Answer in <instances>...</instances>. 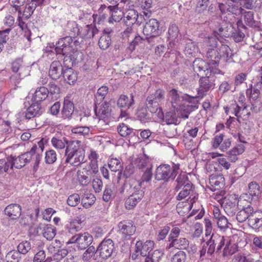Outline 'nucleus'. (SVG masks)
I'll return each instance as SVG.
<instances>
[{
  "label": "nucleus",
  "instance_id": "obj_17",
  "mask_svg": "<svg viewBox=\"0 0 262 262\" xmlns=\"http://www.w3.org/2000/svg\"><path fill=\"white\" fill-rule=\"evenodd\" d=\"M142 16L139 17L137 11L131 8L127 10L124 15V21L127 26H132L135 24L140 25L141 20L139 19L142 20Z\"/></svg>",
  "mask_w": 262,
  "mask_h": 262
},
{
  "label": "nucleus",
  "instance_id": "obj_32",
  "mask_svg": "<svg viewBox=\"0 0 262 262\" xmlns=\"http://www.w3.org/2000/svg\"><path fill=\"white\" fill-rule=\"evenodd\" d=\"M245 200H243L244 201ZM243 200L242 199L238 200H234L233 202L228 200L224 205V210L228 215L233 216L237 211L238 203H242Z\"/></svg>",
  "mask_w": 262,
  "mask_h": 262
},
{
  "label": "nucleus",
  "instance_id": "obj_45",
  "mask_svg": "<svg viewBox=\"0 0 262 262\" xmlns=\"http://www.w3.org/2000/svg\"><path fill=\"white\" fill-rule=\"evenodd\" d=\"M211 238L213 241L217 240L219 241L217 242H215L214 244V246L215 247L216 249V254H219L222 247L225 245L226 242V238L224 236H221L218 234H212L210 236Z\"/></svg>",
  "mask_w": 262,
  "mask_h": 262
},
{
  "label": "nucleus",
  "instance_id": "obj_34",
  "mask_svg": "<svg viewBox=\"0 0 262 262\" xmlns=\"http://www.w3.org/2000/svg\"><path fill=\"white\" fill-rule=\"evenodd\" d=\"M62 76L64 81L70 85H73L77 79V73L71 68L64 69Z\"/></svg>",
  "mask_w": 262,
  "mask_h": 262
},
{
  "label": "nucleus",
  "instance_id": "obj_6",
  "mask_svg": "<svg viewBox=\"0 0 262 262\" xmlns=\"http://www.w3.org/2000/svg\"><path fill=\"white\" fill-rule=\"evenodd\" d=\"M36 148V145H34L29 151L17 157L12 155L8 157L10 169H12L14 167L17 169H20L30 162L32 158V154L34 153Z\"/></svg>",
  "mask_w": 262,
  "mask_h": 262
},
{
  "label": "nucleus",
  "instance_id": "obj_63",
  "mask_svg": "<svg viewBox=\"0 0 262 262\" xmlns=\"http://www.w3.org/2000/svg\"><path fill=\"white\" fill-rule=\"evenodd\" d=\"M33 3L32 4L30 2L28 3L25 7L23 16L26 19H28L30 17V16L33 13L34 10H35V5H33Z\"/></svg>",
  "mask_w": 262,
  "mask_h": 262
},
{
  "label": "nucleus",
  "instance_id": "obj_23",
  "mask_svg": "<svg viewBox=\"0 0 262 262\" xmlns=\"http://www.w3.org/2000/svg\"><path fill=\"white\" fill-rule=\"evenodd\" d=\"M82 221L80 216L71 220L66 226L67 232L73 235H75L82 229Z\"/></svg>",
  "mask_w": 262,
  "mask_h": 262
},
{
  "label": "nucleus",
  "instance_id": "obj_7",
  "mask_svg": "<svg viewBox=\"0 0 262 262\" xmlns=\"http://www.w3.org/2000/svg\"><path fill=\"white\" fill-rule=\"evenodd\" d=\"M93 242V236L87 232L83 233L75 234L67 242V244H76L79 250H85L90 246Z\"/></svg>",
  "mask_w": 262,
  "mask_h": 262
},
{
  "label": "nucleus",
  "instance_id": "obj_5",
  "mask_svg": "<svg viewBox=\"0 0 262 262\" xmlns=\"http://www.w3.org/2000/svg\"><path fill=\"white\" fill-rule=\"evenodd\" d=\"M80 43L78 39L74 40L72 37L67 36L59 39L56 43L55 48L57 54H61L65 56V58L70 56L73 51V44L77 46Z\"/></svg>",
  "mask_w": 262,
  "mask_h": 262
},
{
  "label": "nucleus",
  "instance_id": "obj_3",
  "mask_svg": "<svg viewBox=\"0 0 262 262\" xmlns=\"http://www.w3.org/2000/svg\"><path fill=\"white\" fill-rule=\"evenodd\" d=\"M180 169L179 164H172V166L168 164H161L155 170V178L157 181L168 182L170 179L173 180L178 173Z\"/></svg>",
  "mask_w": 262,
  "mask_h": 262
},
{
  "label": "nucleus",
  "instance_id": "obj_19",
  "mask_svg": "<svg viewBox=\"0 0 262 262\" xmlns=\"http://www.w3.org/2000/svg\"><path fill=\"white\" fill-rule=\"evenodd\" d=\"M94 111L96 116L99 119H104L108 118L111 112L110 103L108 102L104 101L100 105H95Z\"/></svg>",
  "mask_w": 262,
  "mask_h": 262
},
{
  "label": "nucleus",
  "instance_id": "obj_61",
  "mask_svg": "<svg viewBox=\"0 0 262 262\" xmlns=\"http://www.w3.org/2000/svg\"><path fill=\"white\" fill-rule=\"evenodd\" d=\"M48 86L49 95L52 96L53 98H57L60 92L59 87L54 82H50Z\"/></svg>",
  "mask_w": 262,
  "mask_h": 262
},
{
  "label": "nucleus",
  "instance_id": "obj_40",
  "mask_svg": "<svg viewBox=\"0 0 262 262\" xmlns=\"http://www.w3.org/2000/svg\"><path fill=\"white\" fill-rule=\"evenodd\" d=\"M160 118H163V121L168 125L172 124L177 125L180 122L176 113L174 112H167L165 115L163 114V116Z\"/></svg>",
  "mask_w": 262,
  "mask_h": 262
},
{
  "label": "nucleus",
  "instance_id": "obj_64",
  "mask_svg": "<svg viewBox=\"0 0 262 262\" xmlns=\"http://www.w3.org/2000/svg\"><path fill=\"white\" fill-rule=\"evenodd\" d=\"M80 201V198L78 193H73L70 195L67 201L68 205L71 207L76 206Z\"/></svg>",
  "mask_w": 262,
  "mask_h": 262
},
{
  "label": "nucleus",
  "instance_id": "obj_9",
  "mask_svg": "<svg viewBox=\"0 0 262 262\" xmlns=\"http://www.w3.org/2000/svg\"><path fill=\"white\" fill-rule=\"evenodd\" d=\"M162 32V27L160 22L156 19L151 18L146 22L143 30V33L146 38L156 37L159 36Z\"/></svg>",
  "mask_w": 262,
  "mask_h": 262
},
{
  "label": "nucleus",
  "instance_id": "obj_57",
  "mask_svg": "<svg viewBox=\"0 0 262 262\" xmlns=\"http://www.w3.org/2000/svg\"><path fill=\"white\" fill-rule=\"evenodd\" d=\"M177 249L179 250H187L189 245V241L185 237H180L174 239Z\"/></svg>",
  "mask_w": 262,
  "mask_h": 262
},
{
  "label": "nucleus",
  "instance_id": "obj_33",
  "mask_svg": "<svg viewBox=\"0 0 262 262\" xmlns=\"http://www.w3.org/2000/svg\"><path fill=\"white\" fill-rule=\"evenodd\" d=\"M251 203L247 205L243 206V208L237 213L236 215V220L239 223H243L246 220H249V215L251 213Z\"/></svg>",
  "mask_w": 262,
  "mask_h": 262
},
{
  "label": "nucleus",
  "instance_id": "obj_58",
  "mask_svg": "<svg viewBox=\"0 0 262 262\" xmlns=\"http://www.w3.org/2000/svg\"><path fill=\"white\" fill-rule=\"evenodd\" d=\"M244 19L246 25L252 27L256 26V21L254 19V13L252 11H245L244 13Z\"/></svg>",
  "mask_w": 262,
  "mask_h": 262
},
{
  "label": "nucleus",
  "instance_id": "obj_2",
  "mask_svg": "<svg viewBox=\"0 0 262 262\" xmlns=\"http://www.w3.org/2000/svg\"><path fill=\"white\" fill-rule=\"evenodd\" d=\"M232 53L230 47L224 44H221L219 48H208L206 53L207 63L210 66L216 67L218 66L222 56L225 57L227 62H232Z\"/></svg>",
  "mask_w": 262,
  "mask_h": 262
},
{
  "label": "nucleus",
  "instance_id": "obj_54",
  "mask_svg": "<svg viewBox=\"0 0 262 262\" xmlns=\"http://www.w3.org/2000/svg\"><path fill=\"white\" fill-rule=\"evenodd\" d=\"M168 39L170 40L169 43L171 41L174 40L178 36L179 34V30L178 27L176 24H171L170 25L168 31Z\"/></svg>",
  "mask_w": 262,
  "mask_h": 262
},
{
  "label": "nucleus",
  "instance_id": "obj_35",
  "mask_svg": "<svg viewBox=\"0 0 262 262\" xmlns=\"http://www.w3.org/2000/svg\"><path fill=\"white\" fill-rule=\"evenodd\" d=\"M225 247L223 251V256L226 257L235 253L238 251V245L234 243H231L228 238H226Z\"/></svg>",
  "mask_w": 262,
  "mask_h": 262
},
{
  "label": "nucleus",
  "instance_id": "obj_15",
  "mask_svg": "<svg viewBox=\"0 0 262 262\" xmlns=\"http://www.w3.org/2000/svg\"><path fill=\"white\" fill-rule=\"evenodd\" d=\"M192 68L193 71L196 73L202 72H204L206 71L210 70V73H213V74H222V71L218 69H215L214 70H213V68L211 69L208 63L201 58H196L194 60L192 64ZM198 75H199V74H198Z\"/></svg>",
  "mask_w": 262,
  "mask_h": 262
},
{
  "label": "nucleus",
  "instance_id": "obj_50",
  "mask_svg": "<svg viewBox=\"0 0 262 262\" xmlns=\"http://www.w3.org/2000/svg\"><path fill=\"white\" fill-rule=\"evenodd\" d=\"M114 197V193L113 185L112 184L105 185L102 196L103 200L107 202L112 200Z\"/></svg>",
  "mask_w": 262,
  "mask_h": 262
},
{
  "label": "nucleus",
  "instance_id": "obj_27",
  "mask_svg": "<svg viewBox=\"0 0 262 262\" xmlns=\"http://www.w3.org/2000/svg\"><path fill=\"white\" fill-rule=\"evenodd\" d=\"M135 104L134 97L133 94L129 96L125 95L120 96L117 101V106L120 108L128 110Z\"/></svg>",
  "mask_w": 262,
  "mask_h": 262
},
{
  "label": "nucleus",
  "instance_id": "obj_24",
  "mask_svg": "<svg viewBox=\"0 0 262 262\" xmlns=\"http://www.w3.org/2000/svg\"><path fill=\"white\" fill-rule=\"evenodd\" d=\"M64 70L61 63L59 61L55 60L50 65L49 75L52 79L56 80L62 75Z\"/></svg>",
  "mask_w": 262,
  "mask_h": 262
},
{
  "label": "nucleus",
  "instance_id": "obj_20",
  "mask_svg": "<svg viewBox=\"0 0 262 262\" xmlns=\"http://www.w3.org/2000/svg\"><path fill=\"white\" fill-rule=\"evenodd\" d=\"M118 133L123 137H127L130 140L134 138L136 140L138 138V132L136 130L129 127L124 123L120 124L117 127Z\"/></svg>",
  "mask_w": 262,
  "mask_h": 262
},
{
  "label": "nucleus",
  "instance_id": "obj_21",
  "mask_svg": "<svg viewBox=\"0 0 262 262\" xmlns=\"http://www.w3.org/2000/svg\"><path fill=\"white\" fill-rule=\"evenodd\" d=\"M5 213L10 220L18 219L21 215V208L17 204H11L7 206L5 210Z\"/></svg>",
  "mask_w": 262,
  "mask_h": 262
},
{
  "label": "nucleus",
  "instance_id": "obj_51",
  "mask_svg": "<svg viewBox=\"0 0 262 262\" xmlns=\"http://www.w3.org/2000/svg\"><path fill=\"white\" fill-rule=\"evenodd\" d=\"M65 137L60 139L58 137H53L51 139V143L53 147L56 149H63L65 147L66 144L69 143Z\"/></svg>",
  "mask_w": 262,
  "mask_h": 262
},
{
  "label": "nucleus",
  "instance_id": "obj_59",
  "mask_svg": "<svg viewBox=\"0 0 262 262\" xmlns=\"http://www.w3.org/2000/svg\"><path fill=\"white\" fill-rule=\"evenodd\" d=\"M176 182L177 184L176 186L175 189L177 191L179 190L182 187H184L185 185L187 184L188 183H191L185 174H180L178 177Z\"/></svg>",
  "mask_w": 262,
  "mask_h": 262
},
{
  "label": "nucleus",
  "instance_id": "obj_16",
  "mask_svg": "<svg viewBox=\"0 0 262 262\" xmlns=\"http://www.w3.org/2000/svg\"><path fill=\"white\" fill-rule=\"evenodd\" d=\"M250 212L248 220L249 225L253 228H259L262 226V211L259 210H254L251 206Z\"/></svg>",
  "mask_w": 262,
  "mask_h": 262
},
{
  "label": "nucleus",
  "instance_id": "obj_44",
  "mask_svg": "<svg viewBox=\"0 0 262 262\" xmlns=\"http://www.w3.org/2000/svg\"><path fill=\"white\" fill-rule=\"evenodd\" d=\"M249 195L252 196V200H257L261 193L260 186L255 182H251L249 184Z\"/></svg>",
  "mask_w": 262,
  "mask_h": 262
},
{
  "label": "nucleus",
  "instance_id": "obj_26",
  "mask_svg": "<svg viewBox=\"0 0 262 262\" xmlns=\"http://www.w3.org/2000/svg\"><path fill=\"white\" fill-rule=\"evenodd\" d=\"M98 30L93 25H88L80 27L79 37L83 39L91 38L98 33Z\"/></svg>",
  "mask_w": 262,
  "mask_h": 262
},
{
  "label": "nucleus",
  "instance_id": "obj_42",
  "mask_svg": "<svg viewBox=\"0 0 262 262\" xmlns=\"http://www.w3.org/2000/svg\"><path fill=\"white\" fill-rule=\"evenodd\" d=\"M108 92V88L106 86H102L98 89L95 94V105H100Z\"/></svg>",
  "mask_w": 262,
  "mask_h": 262
},
{
  "label": "nucleus",
  "instance_id": "obj_53",
  "mask_svg": "<svg viewBox=\"0 0 262 262\" xmlns=\"http://www.w3.org/2000/svg\"><path fill=\"white\" fill-rule=\"evenodd\" d=\"M57 159V154L54 150L51 149L46 151L45 161L46 164H53Z\"/></svg>",
  "mask_w": 262,
  "mask_h": 262
},
{
  "label": "nucleus",
  "instance_id": "obj_60",
  "mask_svg": "<svg viewBox=\"0 0 262 262\" xmlns=\"http://www.w3.org/2000/svg\"><path fill=\"white\" fill-rule=\"evenodd\" d=\"M17 251L20 254H27L31 249V245L29 242L24 241L21 242L17 246Z\"/></svg>",
  "mask_w": 262,
  "mask_h": 262
},
{
  "label": "nucleus",
  "instance_id": "obj_25",
  "mask_svg": "<svg viewBox=\"0 0 262 262\" xmlns=\"http://www.w3.org/2000/svg\"><path fill=\"white\" fill-rule=\"evenodd\" d=\"M134 163L136 166L142 171L148 168H152L151 160L145 154L139 156L135 159Z\"/></svg>",
  "mask_w": 262,
  "mask_h": 262
},
{
  "label": "nucleus",
  "instance_id": "obj_55",
  "mask_svg": "<svg viewBox=\"0 0 262 262\" xmlns=\"http://www.w3.org/2000/svg\"><path fill=\"white\" fill-rule=\"evenodd\" d=\"M5 258L7 262H19L21 256L17 251L12 250L6 254Z\"/></svg>",
  "mask_w": 262,
  "mask_h": 262
},
{
  "label": "nucleus",
  "instance_id": "obj_37",
  "mask_svg": "<svg viewBox=\"0 0 262 262\" xmlns=\"http://www.w3.org/2000/svg\"><path fill=\"white\" fill-rule=\"evenodd\" d=\"M74 111V104L69 100H64L63 106L61 110L62 117L64 119L71 117Z\"/></svg>",
  "mask_w": 262,
  "mask_h": 262
},
{
  "label": "nucleus",
  "instance_id": "obj_46",
  "mask_svg": "<svg viewBox=\"0 0 262 262\" xmlns=\"http://www.w3.org/2000/svg\"><path fill=\"white\" fill-rule=\"evenodd\" d=\"M96 201V198L94 194L91 193H85L81 199V204L85 208L90 207Z\"/></svg>",
  "mask_w": 262,
  "mask_h": 262
},
{
  "label": "nucleus",
  "instance_id": "obj_29",
  "mask_svg": "<svg viewBox=\"0 0 262 262\" xmlns=\"http://www.w3.org/2000/svg\"><path fill=\"white\" fill-rule=\"evenodd\" d=\"M49 96L48 88L45 86H39L35 91L32 101L39 103L46 100Z\"/></svg>",
  "mask_w": 262,
  "mask_h": 262
},
{
  "label": "nucleus",
  "instance_id": "obj_52",
  "mask_svg": "<svg viewBox=\"0 0 262 262\" xmlns=\"http://www.w3.org/2000/svg\"><path fill=\"white\" fill-rule=\"evenodd\" d=\"M209 4V0H199L195 7V13L198 14L204 13L207 11V9Z\"/></svg>",
  "mask_w": 262,
  "mask_h": 262
},
{
  "label": "nucleus",
  "instance_id": "obj_62",
  "mask_svg": "<svg viewBox=\"0 0 262 262\" xmlns=\"http://www.w3.org/2000/svg\"><path fill=\"white\" fill-rule=\"evenodd\" d=\"M261 88H258L257 84H255L254 86L251 89H248L246 90V95H250V97L253 100L257 99L260 95V89Z\"/></svg>",
  "mask_w": 262,
  "mask_h": 262
},
{
  "label": "nucleus",
  "instance_id": "obj_30",
  "mask_svg": "<svg viewBox=\"0 0 262 262\" xmlns=\"http://www.w3.org/2000/svg\"><path fill=\"white\" fill-rule=\"evenodd\" d=\"M245 150V147L242 144H238L234 147L226 154L229 161L231 162H235L237 159V156L242 154Z\"/></svg>",
  "mask_w": 262,
  "mask_h": 262
},
{
  "label": "nucleus",
  "instance_id": "obj_43",
  "mask_svg": "<svg viewBox=\"0 0 262 262\" xmlns=\"http://www.w3.org/2000/svg\"><path fill=\"white\" fill-rule=\"evenodd\" d=\"M163 255L162 250L156 249L145 257L144 262H159Z\"/></svg>",
  "mask_w": 262,
  "mask_h": 262
},
{
  "label": "nucleus",
  "instance_id": "obj_8",
  "mask_svg": "<svg viewBox=\"0 0 262 262\" xmlns=\"http://www.w3.org/2000/svg\"><path fill=\"white\" fill-rule=\"evenodd\" d=\"M215 77L211 74L209 76L201 77L199 81V87L197 91V97L203 98L207 95L209 91L213 89L215 86Z\"/></svg>",
  "mask_w": 262,
  "mask_h": 262
},
{
  "label": "nucleus",
  "instance_id": "obj_39",
  "mask_svg": "<svg viewBox=\"0 0 262 262\" xmlns=\"http://www.w3.org/2000/svg\"><path fill=\"white\" fill-rule=\"evenodd\" d=\"M77 173L79 183L83 186H86L91 181L89 177L91 171L86 168H83L82 170H78Z\"/></svg>",
  "mask_w": 262,
  "mask_h": 262
},
{
  "label": "nucleus",
  "instance_id": "obj_28",
  "mask_svg": "<svg viewBox=\"0 0 262 262\" xmlns=\"http://www.w3.org/2000/svg\"><path fill=\"white\" fill-rule=\"evenodd\" d=\"M37 229L42 230L43 236L48 240L52 239L56 235L55 228L51 224H40Z\"/></svg>",
  "mask_w": 262,
  "mask_h": 262
},
{
  "label": "nucleus",
  "instance_id": "obj_11",
  "mask_svg": "<svg viewBox=\"0 0 262 262\" xmlns=\"http://www.w3.org/2000/svg\"><path fill=\"white\" fill-rule=\"evenodd\" d=\"M118 228L122 237L125 240H128L136 231V227L132 221H123L118 224Z\"/></svg>",
  "mask_w": 262,
  "mask_h": 262
},
{
  "label": "nucleus",
  "instance_id": "obj_56",
  "mask_svg": "<svg viewBox=\"0 0 262 262\" xmlns=\"http://www.w3.org/2000/svg\"><path fill=\"white\" fill-rule=\"evenodd\" d=\"M187 254L183 250H179L174 253L170 258V262H185Z\"/></svg>",
  "mask_w": 262,
  "mask_h": 262
},
{
  "label": "nucleus",
  "instance_id": "obj_13",
  "mask_svg": "<svg viewBox=\"0 0 262 262\" xmlns=\"http://www.w3.org/2000/svg\"><path fill=\"white\" fill-rule=\"evenodd\" d=\"M24 105V107L26 108L24 116L26 119H31L38 117L42 114L40 103L32 101V104H30L29 101H26Z\"/></svg>",
  "mask_w": 262,
  "mask_h": 262
},
{
  "label": "nucleus",
  "instance_id": "obj_10",
  "mask_svg": "<svg viewBox=\"0 0 262 262\" xmlns=\"http://www.w3.org/2000/svg\"><path fill=\"white\" fill-rule=\"evenodd\" d=\"M115 250L114 242L110 238L104 239L97 248L96 254L102 259H106L111 257Z\"/></svg>",
  "mask_w": 262,
  "mask_h": 262
},
{
  "label": "nucleus",
  "instance_id": "obj_18",
  "mask_svg": "<svg viewBox=\"0 0 262 262\" xmlns=\"http://www.w3.org/2000/svg\"><path fill=\"white\" fill-rule=\"evenodd\" d=\"M135 245L137 251H140V254L143 257H146L152 250L155 243L151 240H147L145 242L138 241L136 242Z\"/></svg>",
  "mask_w": 262,
  "mask_h": 262
},
{
  "label": "nucleus",
  "instance_id": "obj_31",
  "mask_svg": "<svg viewBox=\"0 0 262 262\" xmlns=\"http://www.w3.org/2000/svg\"><path fill=\"white\" fill-rule=\"evenodd\" d=\"M113 8L112 6H106L105 5H101L100 7L98 10V14L95 15H94V21H96L97 19L98 20V23L100 24V22L103 21L107 16V13H111Z\"/></svg>",
  "mask_w": 262,
  "mask_h": 262
},
{
  "label": "nucleus",
  "instance_id": "obj_1",
  "mask_svg": "<svg viewBox=\"0 0 262 262\" xmlns=\"http://www.w3.org/2000/svg\"><path fill=\"white\" fill-rule=\"evenodd\" d=\"M64 157L65 164L78 167L86 162L85 149L81 142L79 140L69 141L66 146Z\"/></svg>",
  "mask_w": 262,
  "mask_h": 262
},
{
  "label": "nucleus",
  "instance_id": "obj_4",
  "mask_svg": "<svg viewBox=\"0 0 262 262\" xmlns=\"http://www.w3.org/2000/svg\"><path fill=\"white\" fill-rule=\"evenodd\" d=\"M164 92L160 89L148 96L146 99L147 108L152 114H156L158 117L163 116V112L160 103L164 100Z\"/></svg>",
  "mask_w": 262,
  "mask_h": 262
},
{
  "label": "nucleus",
  "instance_id": "obj_48",
  "mask_svg": "<svg viewBox=\"0 0 262 262\" xmlns=\"http://www.w3.org/2000/svg\"><path fill=\"white\" fill-rule=\"evenodd\" d=\"M192 184L191 183H188L187 184H185L182 190L176 196L177 200L180 201L186 198L187 196H188L190 192L192 191Z\"/></svg>",
  "mask_w": 262,
  "mask_h": 262
},
{
  "label": "nucleus",
  "instance_id": "obj_38",
  "mask_svg": "<svg viewBox=\"0 0 262 262\" xmlns=\"http://www.w3.org/2000/svg\"><path fill=\"white\" fill-rule=\"evenodd\" d=\"M107 164L112 171H118L120 174L122 173L123 166L119 159L111 157L108 160Z\"/></svg>",
  "mask_w": 262,
  "mask_h": 262
},
{
  "label": "nucleus",
  "instance_id": "obj_22",
  "mask_svg": "<svg viewBox=\"0 0 262 262\" xmlns=\"http://www.w3.org/2000/svg\"><path fill=\"white\" fill-rule=\"evenodd\" d=\"M38 145L39 147L36 145V148L34 153L32 154V158L31 160L32 162L33 170L34 172H36L38 169L39 165L42 159L41 152L44 149V146L41 142L38 143Z\"/></svg>",
  "mask_w": 262,
  "mask_h": 262
},
{
  "label": "nucleus",
  "instance_id": "obj_49",
  "mask_svg": "<svg viewBox=\"0 0 262 262\" xmlns=\"http://www.w3.org/2000/svg\"><path fill=\"white\" fill-rule=\"evenodd\" d=\"M210 184L216 189H220L224 186V178L222 176H211L209 179Z\"/></svg>",
  "mask_w": 262,
  "mask_h": 262
},
{
  "label": "nucleus",
  "instance_id": "obj_41",
  "mask_svg": "<svg viewBox=\"0 0 262 262\" xmlns=\"http://www.w3.org/2000/svg\"><path fill=\"white\" fill-rule=\"evenodd\" d=\"M67 31L69 32L70 37L74 39L79 36L80 26L75 21H71L68 23Z\"/></svg>",
  "mask_w": 262,
  "mask_h": 262
},
{
  "label": "nucleus",
  "instance_id": "obj_36",
  "mask_svg": "<svg viewBox=\"0 0 262 262\" xmlns=\"http://www.w3.org/2000/svg\"><path fill=\"white\" fill-rule=\"evenodd\" d=\"M112 43L110 32H106L105 30L103 34L99 38L98 45L100 49L105 50L109 48Z\"/></svg>",
  "mask_w": 262,
  "mask_h": 262
},
{
  "label": "nucleus",
  "instance_id": "obj_14",
  "mask_svg": "<svg viewBox=\"0 0 262 262\" xmlns=\"http://www.w3.org/2000/svg\"><path fill=\"white\" fill-rule=\"evenodd\" d=\"M141 186L142 182L132 178L125 181L123 185L118 188V191L121 194H124L125 193L129 194L137 190L138 188L140 189Z\"/></svg>",
  "mask_w": 262,
  "mask_h": 262
},
{
  "label": "nucleus",
  "instance_id": "obj_12",
  "mask_svg": "<svg viewBox=\"0 0 262 262\" xmlns=\"http://www.w3.org/2000/svg\"><path fill=\"white\" fill-rule=\"evenodd\" d=\"M144 187H141L133 191L125 200V206L127 209H134L136 205L142 200L144 195Z\"/></svg>",
  "mask_w": 262,
  "mask_h": 262
},
{
  "label": "nucleus",
  "instance_id": "obj_47",
  "mask_svg": "<svg viewBox=\"0 0 262 262\" xmlns=\"http://www.w3.org/2000/svg\"><path fill=\"white\" fill-rule=\"evenodd\" d=\"M197 50L198 48L195 43L191 40H188L185 43L184 52L187 56H193L196 53Z\"/></svg>",
  "mask_w": 262,
  "mask_h": 262
}]
</instances>
